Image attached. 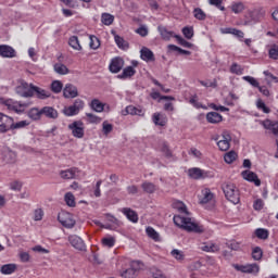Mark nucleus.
Listing matches in <instances>:
<instances>
[{
	"instance_id": "f257e3e1",
	"label": "nucleus",
	"mask_w": 278,
	"mask_h": 278,
	"mask_svg": "<svg viewBox=\"0 0 278 278\" xmlns=\"http://www.w3.org/2000/svg\"><path fill=\"white\" fill-rule=\"evenodd\" d=\"M174 224L176 227H180V229H185V231L193 233H203V231H205L203 226H199L197 223L192 222L190 217H184L181 215L174 216Z\"/></svg>"
},
{
	"instance_id": "f03ea898",
	"label": "nucleus",
	"mask_w": 278,
	"mask_h": 278,
	"mask_svg": "<svg viewBox=\"0 0 278 278\" xmlns=\"http://www.w3.org/2000/svg\"><path fill=\"white\" fill-rule=\"evenodd\" d=\"M0 105H3L10 112H15V114H23L26 108L31 105V102H21L13 99H8L0 97Z\"/></svg>"
},
{
	"instance_id": "7ed1b4c3",
	"label": "nucleus",
	"mask_w": 278,
	"mask_h": 278,
	"mask_svg": "<svg viewBox=\"0 0 278 278\" xmlns=\"http://www.w3.org/2000/svg\"><path fill=\"white\" fill-rule=\"evenodd\" d=\"M266 16V10L264 8H256L249 10L244 16L243 25L251 26L257 25Z\"/></svg>"
},
{
	"instance_id": "20e7f679",
	"label": "nucleus",
	"mask_w": 278,
	"mask_h": 278,
	"mask_svg": "<svg viewBox=\"0 0 278 278\" xmlns=\"http://www.w3.org/2000/svg\"><path fill=\"white\" fill-rule=\"evenodd\" d=\"M222 190L230 203H233V205H238V203H240V190L236 185L231 182H224L222 185Z\"/></svg>"
},
{
	"instance_id": "39448f33",
	"label": "nucleus",
	"mask_w": 278,
	"mask_h": 278,
	"mask_svg": "<svg viewBox=\"0 0 278 278\" xmlns=\"http://www.w3.org/2000/svg\"><path fill=\"white\" fill-rule=\"evenodd\" d=\"M15 94L23 99H31L34 97V84H28L24 79H17L15 84Z\"/></svg>"
},
{
	"instance_id": "423d86ee",
	"label": "nucleus",
	"mask_w": 278,
	"mask_h": 278,
	"mask_svg": "<svg viewBox=\"0 0 278 278\" xmlns=\"http://www.w3.org/2000/svg\"><path fill=\"white\" fill-rule=\"evenodd\" d=\"M140 268H142V263H140V261H132L126 269L121 270V277L136 278L138 277V273H140Z\"/></svg>"
},
{
	"instance_id": "0eeeda50",
	"label": "nucleus",
	"mask_w": 278,
	"mask_h": 278,
	"mask_svg": "<svg viewBox=\"0 0 278 278\" xmlns=\"http://www.w3.org/2000/svg\"><path fill=\"white\" fill-rule=\"evenodd\" d=\"M67 129H70L74 138L81 139L84 136H86V126L81 121H74L73 123L68 124Z\"/></svg>"
},
{
	"instance_id": "6e6552de",
	"label": "nucleus",
	"mask_w": 278,
	"mask_h": 278,
	"mask_svg": "<svg viewBox=\"0 0 278 278\" xmlns=\"http://www.w3.org/2000/svg\"><path fill=\"white\" fill-rule=\"evenodd\" d=\"M188 176L191 179H212V177H214V172L192 167L188 169Z\"/></svg>"
},
{
	"instance_id": "1a4fd4ad",
	"label": "nucleus",
	"mask_w": 278,
	"mask_h": 278,
	"mask_svg": "<svg viewBox=\"0 0 278 278\" xmlns=\"http://www.w3.org/2000/svg\"><path fill=\"white\" fill-rule=\"evenodd\" d=\"M58 220L66 229H73V227H75V225H76V222H75V218H73V215L71 213L64 212V211L59 213Z\"/></svg>"
},
{
	"instance_id": "9d476101",
	"label": "nucleus",
	"mask_w": 278,
	"mask_h": 278,
	"mask_svg": "<svg viewBox=\"0 0 278 278\" xmlns=\"http://www.w3.org/2000/svg\"><path fill=\"white\" fill-rule=\"evenodd\" d=\"M216 140L219 151H229L231 147V135L229 132L224 131Z\"/></svg>"
},
{
	"instance_id": "9b49d317",
	"label": "nucleus",
	"mask_w": 278,
	"mask_h": 278,
	"mask_svg": "<svg viewBox=\"0 0 278 278\" xmlns=\"http://www.w3.org/2000/svg\"><path fill=\"white\" fill-rule=\"evenodd\" d=\"M16 152L14 150L10 149L9 147L2 148L1 151V160L4 162V164H16Z\"/></svg>"
},
{
	"instance_id": "f8f14e48",
	"label": "nucleus",
	"mask_w": 278,
	"mask_h": 278,
	"mask_svg": "<svg viewBox=\"0 0 278 278\" xmlns=\"http://www.w3.org/2000/svg\"><path fill=\"white\" fill-rule=\"evenodd\" d=\"M12 127V117L0 113V134H8Z\"/></svg>"
},
{
	"instance_id": "ddd939ff",
	"label": "nucleus",
	"mask_w": 278,
	"mask_h": 278,
	"mask_svg": "<svg viewBox=\"0 0 278 278\" xmlns=\"http://www.w3.org/2000/svg\"><path fill=\"white\" fill-rule=\"evenodd\" d=\"M68 242L77 251H85L86 250V243H84V240L77 235L70 236L68 237Z\"/></svg>"
},
{
	"instance_id": "4468645a",
	"label": "nucleus",
	"mask_w": 278,
	"mask_h": 278,
	"mask_svg": "<svg viewBox=\"0 0 278 278\" xmlns=\"http://www.w3.org/2000/svg\"><path fill=\"white\" fill-rule=\"evenodd\" d=\"M63 97L65 99H75L79 97V91L77 90V87L73 84H66L63 89Z\"/></svg>"
},
{
	"instance_id": "2eb2a0df",
	"label": "nucleus",
	"mask_w": 278,
	"mask_h": 278,
	"mask_svg": "<svg viewBox=\"0 0 278 278\" xmlns=\"http://www.w3.org/2000/svg\"><path fill=\"white\" fill-rule=\"evenodd\" d=\"M235 268L239 270V273H248V274H257L260 273V265L257 264H248V265H235Z\"/></svg>"
},
{
	"instance_id": "dca6fc26",
	"label": "nucleus",
	"mask_w": 278,
	"mask_h": 278,
	"mask_svg": "<svg viewBox=\"0 0 278 278\" xmlns=\"http://www.w3.org/2000/svg\"><path fill=\"white\" fill-rule=\"evenodd\" d=\"M124 66H125V61L122 58L116 56L111 60V63L109 65V71H111L112 73H121Z\"/></svg>"
},
{
	"instance_id": "f3484780",
	"label": "nucleus",
	"mask_w": 278,
	"mask_h": 278,
	"mask_svg": "<svg viewBox=\"0 0 278 278\" xmlns=\"http://www.w3.org/2000/svg\"><path fill=\"white\" fill-rule=\"evenodd\" d=\"M33 97L45 101L46 99H51V92L47 89H42L36 85L33 86Z\"/></svg>"
},
{
	"instance_id": "a211bd4d",
	"label": "nucleus",
	"mask_w": 278,
	"mask_h": 278,
	"mask_svg": "<svg viewBox=\"0 0 278 278\" xmlns=\"http://www.w3.org/2000/svg\"><path fill=\"white\" fill-rule=\"evenodd\" d=\"M212 201H214V193H212V190H210V188L202 189L201 194L199 195V203L205 205Z\"/></svg>"
},
{
	"instance_id": "6ab92c4d",
	"label": "nucleus",
	"mask_w": 278,
	"mask_h": 278,
	"mask_svg": "<svg viewBox=\"0 0 278 278\" xmlns=\"http://www.w3.org/2000/svg\"><path fill=\"white\" fill-rule=\"evenodd\" d=\"M260 125L264 127V129H267L268 131H271L274 136L278 138V122H273L270 119H264L260 121Z\"/></svg>"
},
{
	"instance_id": "aec40b11",
	"label": "nucleus",
	"mask_w": 278,
	"mask_h": 278,
	"mask_svg": "<svg viewBox=\"0 0 278 278\" xmlns=\"http://www.w3.org/2000/svg\"><path fill=\"white\" fill-rule=\"evenodd\" d=\"M0 58H16V50L8 45H0Z\"/></svg>"
},
{
	"instance_id": "412c9836",
	"label": "nucleus",
	"mask_w": 278,
	"mask_h": 278,
	"mask_svg": "<svg viewBox=\"0 0 278 278\" xmlns=\"http://www.w3.org/2000/svg\"><path fill=\"white\" fill-rule=\"evenodd\" d=\"M61 179H75L79 175V168L71 167L59 173Z\"/></svg>"
},
{
	"instance_id": "4be33fe9",
	"label": "nucleus",
	"mask_w": 278,
	"mask_h": 278,
	"mask_svg": "<svg viewBox=\"0 0 278 278\" xmlns=\"http://www.w3.org/2000/svg\"><path fill=\"white\" fill-rule=\"evenodd\" d=\"M242 177L245 179V181H251L255 186H262V180L257 177V174L251 172V170H244L242 172Z\"/></svg>"
},
{
	"instance_id": "5701e85b",
	"label": "nucleus",
	"mask_w": 278,
	"mask_h": 278,
	"mask_svg": "<svg viewBox=\"0 0 278 278\" xmlns=\"http://www.w3.org/2000/svg\"><path fill=\"white\" fill-rule=\"evenodd\" d=\"M140 58L143 62H155V54L147 47L141 48Z\"/></svg>"
},
{
	"instance_id": "b1692460",
	"label": "nucleus",
	"mask_w": 278,
	"mask_h": 278,
	"mask_svg": "<svg viewBox=\"0 0 278 278\" xmlns=\"http://www.w3.org/2000/svg\"><path fill=\"white\" fill-rule=\"evenodd\" d=\"M41 116H46V118H52L54 121L58 118V110L53 106H43L41 109Z\"/></svg>"
},
{
	"instance_id": "393cba45",
	"label": "nucleus",
	"mask_w": 278,
	"mask_h": 278,
	"mask_svg": "<svg viewBox=\"0 0 278 278\" xmlns=\"http://www.w3.org/2000/svg\"><path fill=\"white\" fill-rule=\"evenodd\" d=\"M206 121L212 125H218V123H223V115L216 112H208L206 114Z\"/></svg>"
},
{
	"instance_id": "a878e982",
	"label": "nucleus",
	"mask_w": 278,
	"mask_h": 278,
	"mask_svg": "<svg viewBox=\"0 0 278 278\" xmlns=\"http://www.w3.org/2000/svg\"><path fill=\"white\" fill-rule=\"evenodd\" d=\"M200 249H201V251H204L205 253H218V251H220V248L213 242L202 243Z\"/></svg>"
},
{
	"instance_id": "bb28decb",
	"label": "nucleus",
	"mask_w": 278,
	"mask_h": 278,
	"mask_svg": "<svg viewBox=\"0 0 278 278\" xmlns=\"http://www.w3.org/2000/svg\"><path fill=\"white\" fill-rule=\"evenodd\" d=\"M157 31L163 40H170V38H175V33L173 30L166 29V26L160 25L157 27Z\"/></svg>"
},
{
	"instance_id": "cd10ccee",
	"label": "nucleus",
	"mask_w": 278,
	"mask_h": 278,
	"mask_svg": "<svg viewBox=\"0 0 278 278\" xmlns=\"http://www.w3.org/2000/svg\"><path fill=\"white\" fill-rule=\"evenodd\" d=\"M152 121L154 125H159V127H165L166 123H168V118H166V115H162L160 113H154L152 116Z\"/></svg>"
},
{
	"instance_id": "c85d7f7f",
	"label": "nucleus",
	"mask_w": 278,
	"mask_h": 278,
	"mask_svg": "<svg viewBox=\"0 0 278 278\" xmlns=\"http://www.w3.org/2000/svg\"><path fill=\"white\" fill-rule=\"evenodd\" d=\"M25 127H29V121L24 119L15 123L14 117H12L10 131H14L16 129H25Z\"/></svg>"
},
{
	"instance_id": "c756f323",
	"label": "nucleus",
	"mask_w": 278,
	"mask_h": 278,
	"mask_svg": "<svg viewBox=\"0 0 278 278\" xmlns=\"http://www.w3.org/2000/svg\"><path fill=\"white\" fill-rule=\"evenodd\" d=\"M89 108L93 112L101 113V112H103V110H105V103L101 102L99 99H93V100H91Z\"/></svg>"
},
{
	"instance_id": "7c9ffc66",
	"label": "nucleus",
	"mask_w": 278,
	"mask_h": 278,
	"mask_svg": "<svg viewBox=\"0 0 278 278\" xmlns=\"http://www.w3.org/2000/svg\"><path fill=\"white\" fill-rule=\"evenodd\" d=\"M134 75H136V70L134 66H127L117 77L118 79H129V77H134Z\"/></svg>"
},
{
	"instance_id": "2f4dec72",
	"label": "nucleus",
	"mask_w": 278,
	"mask_h": 278,
	"mask_svg": "<svg viewBox=\"0 0 278 278\" xmlns=\"http://www.w3.org/2000/svg\"><path fill=\"white\" fill-rule=\"evenodd\" d=\"M28 118L31 121H40L42 118L41 109L31 108L27 113Z\"/></svg>"
},
{
	"instance_id": "473e14b6",
	"label": "nucleus",
	"mask_w": 278,
	"mask_h": 278,
	"mask_svg": "<svg viewBox=\"0 0 278 278\" xmlns=\"http://www.w3.org/2000/svg\"><path fill=\"white\" fill-rule=\"evenodd\" d=\"M122 212H123L124 216H126V218H128V220H130V223H138V214L135 213L134 210L123 208Z\"/></svg>"
},
{
	"instance_id": "72a5a7b5",
	"label": "nucleus",
	"mask_w": 278,
	"mask_h": 278,
	"mask_svg": "<svg viewBox=\"0 0 278 278\" xmlns=\"http://www.w3.org/2000/svg\"><path fill=\"white\" fill-rule=\"evenodd\" d=\"M126 114H130L131 116H144V111L140 108L128 105L126 106Z\"/></svg>"
},
{
	"instance_id": "f704fd0d",
	"label": "nucleus",
	"mask_w": 278,
	"mask_h": 278,
	"mask_svg": "<svg viewBox=\"0 0 278 278\" xmlns=\"http://www.w3.org/2000/svg\"><path fill=\"white\" fill-rule=\"evenodd\" d=\"M141 188H142L143 192H146L147 194H153V192H155V190H157V187L155 186V184L149 182V181L142 182Z\"/></svg>"
},
{
	"instance_id": "c9c22d12",
	"label": "nucleus",
	"mask_w": 278,
	"mask_h": 278,
	"mask_svg": "<svg viewBox=\"0 0 278 278\" xmlns=\"http://www.w3.org/2000/svg\"><path fill=\"white\" fill-rule=\"evenodd\" d=\"M0 273L2 275H12L13 273H16V264L2 265L0 268Z\"/></svg>"
},
{
	"instance_id": "e433bc0d",
	"label": "nucleus",
	"mask_w": 278,
	"mask_h": 278,
	"mask_svg": "<svg viewBox=\"0 0 278 278\" xmlns=\"http://www.w3.org/2000/svg\"><path fill=\"white\" fill-rule=\"evenodd\" d=\"M114 40L118 49H123L124 51H127V49H129V42H127L123 37L115 35Z\"/></svg>"
},
{
	"instance_id": "4c0bfd02",
	"label": "nucleus",
	"mask_w": 278,
	"mask_h": 278,
	"mask_svg": "<svg viewBox=\"0 0 278 278\" xmlns=\"http://www.w3.org/2000/svg\"><path fill=\"white\" fill-rule=\"evenodd\" d=\"M68 45L74 49V51H81V43H79V38L77 36H72L68 39Z\"/></svg>"
},
{
	"instance_id": "58836bf2",
	"label": "nucleus",
	"mask_w": 278,
	"mask_h": 278,
	"mask_svg": "<svg viewBox=\"0 0 278 278\" xmlns=\"http://www.w3.org/2000/svg\"><path fill=\"white\" fill-rule=\"evenodd\" d=\"M53 68L54 73H58V75H68L70 73L68 67H66V65L63 63H55Z\"/></svg>"
},
{
	"instance_id": "ea45409f",
	"label": "nucleus",
	"mask_w": 278,
	"mask_h": 278,
	"mask_svg": "<svg viewBox=\"0 0 278 278\" xmlns=\"http://www.w3.org/2000/svg\"><path fill=\"white\" fill-rule=\"evenodd\" d=\"M255 236L258 238V240H268V236H270V232L266 228H257L255 230Z\"/></svg>"
},
{
	"instance_id": "a19ab883",
	"label": "nucleus",
	"mask_w": 278,
	"mask_h": 278,
	"mask_svg": "<svg viewBox=\"0 0 278 278\" xmlns=\"http://www.w3.org/2000/svg\"><path fill=\"white\" fill-rule=\"evenodd\" d=\"M62 88H64V85L60 80H54L50 85V90L54 92V94H60V92H62Z\"/></svg>"
},
{
	"instance_id": "79ce46f5",
	"label": "nucleus",
	"mask_w": 278,
	"mask_h": 278,
	"mask_svg": "<svg viewBox=\"0 0 278 278\" xmlns=\"http://www.w3.org/2000/svg\"><path fill=\"white\" fill-rule=\"evenodd\" d=\"M170 255L177 262H184V260H186V254L181 250L174 249L172 250Z\"/></svg>"
},
{
	"instance_id": "37998d69",
	"label": "nucleus",
	"mask_w": 278,
	"mask_h": 278,
	"mask_svg": "<svg viewBox=\"0 0 278 278\" xmlns=\"http://www.w3.org/2000/svg\"><path fill=\"white\" fill-rule=\"evenodd\" d=\"M89 39H90V42H89L90 49H93V51H97V49H99V47H101V41L94 35H90Z\"/></svg>"
},
{
	"instance_id": "c03bdc74",
	"label": "nucleus",
	"mask_w": 278,
	"mask_h": 278,
	"mask_svg": "<svg viewBox=\"0 0 278 278\" xmlns=\"http://www.w3.org/2000/svg\"><path fill=\"white\" fill-rule=\"evenodd\" d=\"M147 236L154 240V242H160V233L153 229V227H148L146 229Z\"/></svg>"
},
{
	"instance_id": "a18cd8bd",
	"label": "nucleus",
	"mask_w": 278,
	"mask_h": 278,
	"mask_svg": "<svg viewBox=\"0 0 278 278\" xmlns=\"http://www.w3.org/2000/svg\"><path fill=\"white\" fill-rule=\"evenodd\" d=\"M101 23L108 26L112 25V23H114V15L110 13H102Z\"/></svg>"
},
{
	"instance_id": "49530a36",
	"label": "nucleus",
	"mask_w": 278,
	"mask_h": 278,
	"mask_svg": "<svg viewBox=\"0 0 278 278\" xmlns=\"http://www.w3.org/2000/svg\"><path fill=\"white\" fill-rule=\"evenodd\" d=\"M237 159H238V153L233 151L226 153L224 156L226 164H233V162H236Z\"/></svg>"
},
{
	"instance_id": "de8ad7c7",
	"label": "nucleus",
	"mask_w": 278,
	"mask_h": 278,
	"mask_svg": "<svg viewBox=\"0 0 278 278\" xmlns=\"http://www.w3.org/2000/svg\"><path fill=\"white\" fill-rule=\"evenodd\" d=\"M63 114H64L65 116H77V114H79V113H78V111L75 109V106L72 104V105L65 106V108L63 109Z\"/></svg>"
},
{
	"instance_id": "09e8293b",
	"label": "nucleus",
	"mask_w": 278,
	"mask_h": 278,
	"mask_svg": "<svg viewBox=\"0 0 278 278\" xmlns=\"http://www.w3.org/2000/svg\"><path fill=\"white\" fill-rule=\"evenodd\" d=\"M231 11L235 13V14H240L242 12H244V3L242 2H235L231 4Z\"/></svg>"
},
{
	"instance_id": "8fccbe9b",
	"label": "nucleus",
	"mask_w": 278,
	"mask_h": 278,
	"mask_svg": "<svg viewBox=\"0 0 278 278\" xmlns=\"http://www.w3.org/2000/svg\"><path fill=\"white\" fill-rule=\"evenodd\" d=\"M193 16L198 21H205V18H207V15L205 14V12L200 8H197L193 10Z\"/></svg>"
},
{
	"instance_id": "3c124183",
	"label": "nucleus",
	"mask_w": 278,
	"mask_h": 278,
	"mask_svg": "<svg viewBox=\"0 0 278 278\" xmlns=\"http://www.w3.org/2000/svg\"><path fill=\"white\" fill-rule=\"evenodd\" d=\"M65 203L66 205H68V207H75L76 203H75V195L71 192L65 193Z\"/></svg>"
},
{
	"instance_id": "603ef678",
	"label": "nucleus",
	"mask_w": 278,
	"mask_h": 278,
	"mask_svg": "<svg viewBox=\"0 0 278 278\" xmlns=\"http://www.w3.org/2000/svg\"><path fill=\"white\" fill-rule=\"evenodd\" d=\"M264 255V252L262 251V248L260 247H255L253 250H252V257L253 260H255L256 262L262 260Z\"/></svg>"
},
{
	"instance_id": "864d4df0",
	"label": "nucleus",
	"mask_w": 278,
	"mask_h": 278,
	"mask_svg": "<svg viewBox=\"0 0 278 278\" xmlns=\"http://www.w3.org/2000/svg\"><path fill=\"white\" fill-rule=\"evenodd\" d=\"M256 108H257V110H261V112H264V114H270V109L268 106H266V103H264V101H262V99H258L256 101Z\"/></svg>"
},
{
	"instance_id": "5fc2aeb1",
	"label": "nucleus",
	"mask_w": 278,
	"mask_h": 278,
	"mask_svg": "<svg viewBox=\"0 0 278 278\" xmlns=\"http://www.w3.org/2000/svg\"><path fill=\"white\" fill-rule=\"evenodd\" d=\"M243 71L242 66L238 65V63H232L230 66V73L232 75H242Z\"/></svg>"
},
{
	"instance_id": "6e6d98bb",
	"label": "nucleus",
	"mask_w": 278,
	"mask_h": 278,
	"mask_svg": "<svg viewBox=\"0 0 278 278\" xmlns=\"http://www.w3.org/2000/svg\"><path fill=\"white\" fill-rule=\"evenodd\" d=\"M182 34L187 40H191V38L194 36V28L186 26L182 28Z\"/></svg>"
},
{
	"instance_id": "4d7b16f0",
	"label": "nucleus",
	"mask_w": 278,
	"mask_h": 278,
	"mask_svg": "<svg viewBox=\"0 0 278 278\" xmlns=\"http://www.w3.org/2000/svg\"><path fill=\"white\" fill-rule=\"evenodd\" d=\"M102 244L103 247H108L109 249H112V247L116 244V239H114V237L104 238L102 239Z\"/></svg>"
},
{
	"instance_id": "13d9d810",
	"label": "nucleus",
	"mask_w": 278,
	"mask_h": 278,
	"mask_svg": "<svg viewBox=\"0 0 278 278\" xmlns=\"http://www.w3.org/2000/svg\"><path fill=\"white\" fill-rule=\"evenodd\" d=\"M201 86H204V88H216L218 86V83L216 79L213 80H200L199 81Z\"/></svg>"
},
{
	"instance_id": "bf43d9fd",
	"label": "nucleus",
	"mask_w": 278,
	"mask_h": 278,
	"mask_svg": "<svg viewBox=\"0 0 278 278\" xmlns=\"http://www.w3.org/2000/svg\"><path fill=\"white\" fill-rule=\"evenodd\" d=\"M113 129H114V126L112 124L108 123V121L102 123V131H103L104 136L112 134Z\"/></svg>"
},
{
	"instance_id": "052dcab7",
	"label": "nucleus",
	"mask_w": 278,
	"mask_h": 278,
	"mask_svg": "<svg viewBox=\"0 0 278 278\" xmlns=\"http://www.w3.org/2000/svg\"><path fill=\"white\" fill-rule=\"evenodd\" d=\"M9 187H10V190H13L14 192H21L23 188V184L21 181L14 180L10 182Z\"/></svg>"
},
{
	"instance_id": "680f3d73",
	"label": "nucleus",
	"mask_w": 278,
	"mask_h": 278,
	"mask_svg": "<svg viewBox=\"0 0 278 278\" xmlns=\"http://www.w3.org/2000/svg\"><path fill=\"white\" fill-rule=\"evenodd\" d=\"M243 81H248L253 88H260V81L255 79V77L252 76H243Z\"/></svg>"
},
{
	"instance_id": "e2e57ef3",
	"label": "nucleus",
	"mask_w": 278,
	"mask_h": 278,
	"mask_svg": "<svg viewBox=\"0 0 278 278\" xmlns=\"http://www.w3.org/2000/svg\"><path fill=\"white\" fill-rule=\"evenodd\" d=\"M86 116H87L89 123H92L96 125H99V123H101V117H99L92 113H86Z\"/></svg>"
},
{
	"instance_id": "0e129e2a",
	"label": "nucleus",
	"mask_w": 278,
	"mask_h": 278,
	"mask_svg": "<svg viewBox=\"0 0 278 278\" xmlns=\"http://www.w3.org/2000/svg\"><path fill=\"white\" fill-rule=\"evenodd\" d=\"M72 105H74V109H76L79 114V111L84 110L86 102H84L81 99H76Z\"/></svg>"
},
{
	"instance_id": "69168bd1",
	"label": "nucleus",
	"mask_w": 278,
	"mask_h": 278,
	"mask_svg": "<svg viewBox=\"0 0 278 278\" xmlns=\"http://www.w3.org/2000/svg\"><path fill=\"white\" fill-rule=\"evenodd\" d=\"M72 105H74V109H76L79 114V111L84 110L86 102H84L81 99H76Z\"/></svg>"
},
{
	"instance_id": "338daca9",
	"label": "nucleus",
	"mask_w": 278,
	"mask_h": 278,
	"mask_svg": "<svg viewBox=\"0 0 278 278\" xmlns=\"http://www.w3.org/2000/svg\"><path fill=\"white\" fill-rule=\"evenodd\" d=\"M43 217H45V211H42V208H36L34 211V220L36 222L42 220Z\"/></svg>"
},
{
	"instance_id": "774afa93",
	"label": "nucleus",
	"mask_w": 278,
	"mask_h": 278,
	"mask_svg": "<svg viewBox=\"0 0 278 278\" xmlns=\"http://www.w3.org/2000/svg\"><path fill=\"white\" fill-rule=\"evenodd\" d=\"M269 58L271 60H278V46L274 45L270 49H269Z\"/></svg>"
}]
</instances>
